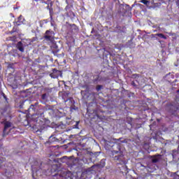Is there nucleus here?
I'll use <instances>...</instances> for the list:
<instances>
[{"label":"nucleus","instance_id":"obj_27","mask_svg":"<svg viewBox=\"0 0 179 179\" xmlns=\"http://www.w3.org/2000/svg\"><path fill=\"white\" fill-rule=\"evenodd\" d=\"M18 26H19V24H17Z\"/></svg>","mask_w":179,"mask_h":179},{"label":"nucleus","instance_id":"obj_23","mask_svg":"<svg viewBox=\"0 0 179 179\" xmlns=\"http://www.w3.org/2000/svg\"><path fill=\"white\" fill-rule=\"evenodd\" d=\"M34 1H36V2H38V1H40V0H34Z\"/></svg>","mask_w":179,"mask_h":179},{"label":"nucleus","instance_id":"obj_25","mask_svg":"<svg viewBox=\"0 0 179 179\" xmlns=\"http://www.w3.org/2000/svg\"><path fill=\"white\" fill-rule=\"evenodd\" d=\"M66 9H68V6L66 7Z\"/></svg>","mask_w":179,"mask_h":179},{"label":"nucleus","instance_id":"obj_6","mask_svg":"<svg viewBox=\"0 0 179 179\" xmlns=\"http://www.w3.org/2000/svg\"><path fill=\"white\" fill-rule=\"evenodd\" d=\"M16 48L19 51H20V52H24V47L23 46V43H22V41H19L17 43Z\"/></svg>","mask_w":179,"mask_h":179},{"label":"nucleus","instance_id":"obj_21","mask_svg":"<svg viewBox=\"0 0 179 179\" xmlns=\"http://www.w3.org/2000/svg\"><path fill=\"white\" fill-rule=\"evenodd\" d=\"M22 18V15H20L19 17H18V21L17 22H20V19Z\"/></svg>","mask_w":179,"mask_h":179},{"label":"nucleus","instance_id":"obj_24","mask_svg":"<svg viewBox=\"0 0 179 179\" xmlns=\"http://www.w3.org/2000/svg\"><path fill=\"white\" fill-rule=\"evenodd\" d=\"M78 124H79V122H77L76 125H78Z\"/></svg>","mask_w":179,"mask_h":179},{"label":"nucleus","instance_id":"obj_13","mask_svg":"<svg viewBox=\"0 0 179 179\" xmlns=\"http://www.w3.org/2000/svg\"><path fill=\"white\" fill-rule=\"evenodd\" d=\"M1 96H2L3 98L4 99L6 103H8V97L6 96V95L5 94V93L1 92Z\"/></svg>","mask_w":179,"mask_h":179},{"label":"nucleus","instance_id":"obj_5","mask_svg":"<svg viewBox=\"0 0 179 179\" xmlns=\"http://www.w3.org/2000/svg\"><path fill=\"white\" fill-rule=\"evenodd\" d=\"M3 124H4V129H3V136H5V134H6V129L12 127V123L10 122L6 121L3 122Z\"/></svg>","mask_w":179,"mask_h":179},{"label":"nucleus","instance_id":"obj_3","mask_svg":"<svg viewBox=\"0 0 179 179\" xmlns=\"http://www.w3.org/2000/svg\"><path fill=\"white\" fill-rule=\"evenodd\" d=\"M50 76L53 79H57L59 76H62V72L57 69H53L52 73L50 74Z\"/></svg>","mask_w":179,"mask_h":179},{"label":"nucleus","instance_id":"obj_20","mask_svg":"<svg viewBox=\"0 0 179 179\" xmlns=\"http://www.w3.org/2000/svg\"><path fill=\"white\" fill-rule=\"evenodd\" d=\"M118 151H115V150H113V151H112V153H113V155H117V154H118Z\"/></svg>","mask_w":179,"mask_h":179},{"label":"nucleus","instance_id":"obj_10","mask_svg":"<svg viewBox=\"0 0 179 179\" xmlns=\"http://www.w3.org/2000/svg\"><path fill=\"white\" fill-rule=\"evenodd\" d=\"M141 3H143L144 5H146V6L149 7L150 3H152V1H147V0H141Z\"/></svg>","mask_w":179,"mask_h":179},{"label":"nucleus","instance_id":"obj_12","mask_svg":"<svg viewBox=\"0 0 179 179\" xmlns=\"http://www.w3.org/2000/svg\"><path fill=\"white\" fill-rule=\"evenodd\" d=\"M155 36H157L158 37H160V38H164V40H167V37L164 36L163 34H157Z\"/></svg>","mask_w":179,"mask_h":179},{"label":"nucleus","instance_id":"obj_22","mask_svg":"<svg viewBox=\"0 0 179 179\" xmlns=\"http://www.w3.org/2000/svg\"><path fill=\"white\" fill-rule=\"evenodd\" d=\"M85 93V91H81V94H83Z\"/></svg>","mask_w":179,"mask_h":179},{"label":"nucleus","instance_id":"obj_1","mask_svg":"<svg viewBox=\"0 0 179 179\" xmlns=\"http://www.w3.org/2000/svg\"><path fill=\"white\" fill-rule=\"evenodd\" d=\"M29 113L34 111L35 114L31 115V121L29 122V127L31 128H37L36 132L38 134H44V129H45V108L41 105L38 106V103L30 105L28 108Z\"/></svg>","mask_w":179,"mask_h":179},{"label":"nucleus","instance_id":"obj_18","mask_svg":"<svg viewBox=\"0 0 179 179\" xmlns=\"http://www.w3.org/2000/svg\"><path fill=\"white\" fill-rule=\"evenodd\" d=\"M41 99L42 100H45V94H42Z\"/></svg>","mask_w":179,"mask_h":179},{"label":"nucleus","instance_id":"obj_14","mask_svg":"<svg viewBox=\"0 0 179 179\" xmlns=\"http://www.w3.org/2000/svg\"><path fill=\"white\" fill-rule=\"evenodd\" d=\"M102 87H103V86H101V85H97V86H96V90H97V92L101 90V88H102Z\"/></svg>","mask_w":179,"mask_h":179},{"label":"nucleus","instance_id":"obj_9","mask_svg":"<svg viewBox=\"0 0 179 179\" xmlns=\"http://www.w3.org/2000/svg\"><path fill=\"white\" fill-rule=\"evenodd\" d=\"M151 5L154 6L152 8H160L162 6L161 3H155V1H151Z\"/></svg>","mask_w":179,"mask_h":179},{"label":"nucleus","instance_id":"obj_4","mask_svg":"<svg viewBox=\"0 0 179 179\" xmlns=\"http://www.w3.org/2000/svg\"><path fill=\"white\" fill-rule=\"evenodd\" d=\"M115 160H118L119 162H121V164H127V161L124 160V155L120 154V155L115 156L114 157Z\"/></svg>","mask_w":179,"mask_h":179},{"label":"nucleus","instance_id":"obj_8","mask_svg":"<svg viewBox=\"0 0 179 179\" xmlns=\"http://www.w3.org/2000/svg\"><path fill=\"white\" fill-rule=\"evenodd\" d=\"M52 6V3H50L47 7L50 13V19H52V16L54 15V11L52 10V8H51Z\"/></svg>","mask_w":179,"mask_h":179},{"label":"nucleus","instance_id":"obj_7","mask_svg":"<svg viewBox=\"0 0 179 179\" xmlns=\"http://www.w3.org/2000/svg\"><path fill=\"white\" fill-rule=\"evenodd\" d=\"M45 34H46V36H45L46 40L52 41V38H54V32L51 31L50 34V31H47L45 32Z\"/></svg>","mask_w":179,"mask_h":179},{"label":"nucleus","instance_id":"obj_15","mask_svg":"<svg viewBox=\"0 0 179 179\" xmlns=\"http://www.w3.org/2000/svg\"><path fill=\"white\" fill-rule=\"evenodd\" d=\"M3 162H5V158L3 157L0 158V166L1 164H2V163H3Z\"/></svg>","mask_w":179,"mask_h":179},{"label":"nucleus","instance_id":"obj_16","mask_svg":"<svg viewBox=\"0 0 179 179\" xmlns=\"http://www.w3.org/2000/svg\"><path fill=\"white\" fill-rule=\"evenodd\" d=\"M34 41H37V37H34L31 38V43H34Z\"/></svg>","mask_w":179,"mask_h":179},{"label":"nucleus","instance_id":"obj_2","mask_svg":"<svg viewBox=\"0 0 179 179\" xmlns=\"http://www.w3.org/2000/svg\"><path fill=\"white\" fill-rule=\"evenodd\" d=\"M42 164L40 163L38 165H32V177L37 176L38 177H41L44 174V170L41 169Z\"/></svg>","mask_w":179,"mask_h":179},{"label":"nucleus","instance_id":"obj_19","mask_svg":"<svg viewBox=\"0 0 179 179\" xmlns=\"http://www.w3.org/2000/svg\"><path fill=\"white\" fill-rule=\"evenodd\" d=\"M152 162H153V163H157V162H159V160L155 158L152 159Z\"/></svg>","mask_w":179,"mask_h":179},{"label":"nucleus","instance_id":"obj_11","mask_svg":"<svg viewBox=\"0 0 179 179\" xmlns=\"http://www.w3.org/2000/svg\"><path fill=\"white\" fill-rule=\"evenodd\" d=\"M26 103V100L20 101L19 107L20 108H24V103Z\"/></svg>","mask_w":179,"mask_h":179},{"label":"nucleus","instance_id":"obj_26","mask_svg":"<svg viewBox=\"0 0 179 179\" xmlns=\"http://www.w3.org/2000/svg\"><path fill=\"white\" fill-rule=\"evenodd\" d=\"M125 169H127V166H124Z\"/></svg>","mask_w":179,"mask_h":179},{"label":"nucleus","instance_id":"obj_17","mask_svg":"<svg viewBox=\"0 0 179 179\" xmlns=\"http://www.w3.org/2000/svg\"><path fill=\"white\" fill-rule=\"evenodd\" d=\"M53 54H57V52H59V50H52Z\"/></svg>","mask_w":179,"mask_h":179}]
</instances>
